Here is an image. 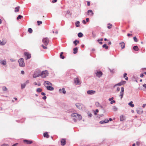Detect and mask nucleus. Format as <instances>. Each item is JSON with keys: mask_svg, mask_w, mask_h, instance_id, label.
<instances>
[{"mask_svg": "<svg viewBox=\"0 0 146 146\" xmlns=\"http://www.w3.org/2000/svg\"><path fill=\"white\" fill-rule=\"evenodd\" d=\"M41 94L43 96L45 95V94L44 92H41Z\"/></svg>", "mask_w": 146, "mask_h": 146, "instance_id": "obj_58", "label": "nucleus"}, {"mask_svg": "<svg viewBox=\"0 0 146 146\" xmlns=\"http://www.w3.org/2000/svg\"><path fill=\"white\" fill-rule=\"evenodd\" d=\"M96 76L98 77H100L102 75V73L101 71L98 72L96 73Z\"/></svg>", "mask_w": 146, "mask_h": 146, "instance_id": "obj_17", "label": "nucleus"}, {"mask_svg": "<svg viewBox=\"0 0 146 146\" xmlns=\"http://www.w3.org/2000/svg\"><path fill=\"white\" fill-rule=\"evenodd\" d=\"M77 42L78 43L79 42V41H78L77 40H76L73 42V43L74 44L75 46H76L77 45Z\"/></svg>", "mask_w": 146, "mask_h": 146, "instance_id": "obj_32", "label": "nucleus"}, {"mask_svg": "<svg viewBox=\"0 0 146 146\" xmlns=\"http://www.w3.org/2000/svg\"><path fill=\"white\" fill-rule=\"evenodd\" d=\"M96 105V106L99 107L100 108H103V107L98 102H96L95 104Z\"/></svg>", "mask_w": 146, "mask_h": 146, "instance_id": "obj_20", "label": "nucleus"}, {"mask_svg": "<svg viewBox=\"0 0 146 146\" xmlns=\"http://www.w3.org/2000/svg\"><path fill=\"white\" fill-rule=\"evenodd\" d=\"M0 63L3 66H5L7 64L6 60L4 59L3 60H0Z\"/></svg>", "mask_w": 146, "mask_h": 146, "instance_id": "obj_8", "label": "nucleus"}, {"mask_svg": "<svg viewBox=\"0 0 146 146\" xmlns=\"http://www.w3.org/2000/svg\"><path fill=\"white\" fill-rule=\"evenodd\" d=\"M88 116L89 117H91L92 116V115L91 113H89L88 114Z\"/></svg>", "mask_w": 146, "mask_h": 146, "instance_id": "obj_53", "label": "nucleus"}, {"mask_svg": "<svg viewBox=\"0 0 146 146\" xmlns=\"http://www.w3.org/2000/svg\"><path fill=\"white\" fill-rule=\"evenodd\" d=\"M63 52H61L60 53V58L62 59H64V56L63 55Z\"/></svg>", "mask_w": 146, "mask_h": 146, "instance_id": "obj_26", "label": "nucleus"}, {"mask_svg": "<svg viewBox=\"0 0 146 146\" xmlns=\"http://www.w3.org/2000/svg\"><path fill=\"white\" fill-rule=\"evenodd\" d=\"M29 83V80H27L24 83L21 84V88L23 89L25 88L26 85Z\"/></svg>", "mask_w": 146, "mask_h": 146, "instance_id": "obj_5", "label": "nucleus"}, {"mask_svg": "<svg viewBox=\"0 0 146 146\" xmlns=\"http://www.w3.org/2000/svg\"><path fill=\"white\" fill-rule=\"evenodd\" d=\"M137 111L139 114H141L143 113V111L141 108L137 109Z\"/></svg>", "mask_w": 146, "mask_h": 146, "instance_id": "obj_18", "label": "nucleus"}, {"mask_svg": "<svg viewBox=\"0 0 146 146\" xmlns=\"http://www.w3.org/2000/svg\"><path fill=\"white\" fill-rule=\"evenodd\" d=\"M40 73H37L36 72H35L34 74H33V77L34 78H35L38 77L40 76Z\"/></svg>", "mask_w": 146, "mask_h": 146, "instance_id": "obj_13", "label": "nucleus"}, {"mask_svg": "<svg viewBox=\"0 0 146 146\" xmlns=\"http://www.w3.org/2000/svg\"><path fill=\"white\" fill-rule=\"evenodd\" d=\"M127 74L126 73H125L123 74V77L125 78L126 76L127 75Z\"/></svg>", "mask_w": 146, "mask_h": 146, "instance_id": "obj_52", "label": "nucleus"}, {"mask_svg": "<svg viewBox=\"0 0 146 146\" xmlns=\"http://www.w3.org/2000/svg\"><path fill=\"white\" fill-rule=\"evenodd\" d=\"M2 89L3 91H6L7 90V89L5 86H3Z\"/></svg>", "mask_w": 146, "mask_h": 146, "instance_id": "obj_35", "label": "nucleus"}, {"mask_svg": "<svg viewBox=\"0 0 146 146\" xmlns=\"http://www.w3.org/2000/svg\"><path fill=\"white\" fill-rule=\"evenodd\" d=\"M59 92L60 93H62V92L64 94H65L66 93V91L65 90L64 88H63L62 89H60L59 90Z\"/></svg>", "mask_w": 146, "mask_h": 146, "instance_id": "obj_12", "label": "nucleus"}, {"mask_svg": "<svg viewBox=\"0 0 146 146\" xmlns=\"http://www.w3.org/2000/svg\"><path fill=\"white\" fill-rule=\"evenodd\" d=\"M38 25H39L40 24L42 23V22L40 21H37Z\"/></svg>", "mask_w": 146, "mask_h": 146, "instance_id": "obj_44", "label": "nucleus"}, {"mask_svg": "<svg viewBox=\"0 0 146 146\" xmlns=\"http://www.w3.org/2000/svg\"><path fill=\"white\" fill-rule=\"evenodd\" d=\"M109 122V120L108 119H106L104 121H100V123L101 124H103L104 123H107Z\"/></svg>", "mask_w": 146, "mask_h": 146, "instance_id": "obj_19", "label": "nucleus"}, {"mask_svg": "<svg viewBox=\"0 0 146 146\" xmlns=\"http://www.w3.org/2000/svg\"><path fill=\"white\" fill-rule=\"evenodd\" d=\"M71 117L75 122L78 120H81L82 119V116L77 113H73L71 114Z\"/></svg>", "mask_w": 146, "mask_h": 146, "instance_id": "obj_1", "label": "nucleus"}, {"mask_svg": "<svg viewBox=\"0 0 146 146\" xmlns=\"http://www.w3.org/2000/svg\"><path fill=\"white\" fill-rule=\"evenodd\" d=\"M102 47L103 48H105L106 49H107L108 48V46H107V45L106 44H104L102 46Z\"/></svg>", "mask_w": 146, "mask_h": 146, "instance_id": "obj_31", "label": "nucleus"}, {"mask_svg": "<svg viewBox=\"0 0 146 146\" xmlns=\"http://www.w3.org/2000/svg\"><path fill=\"white\" fill-rule=\"evenodd\" d=\"M117 108L115 106H114L113 108V110L114 111H115L117 110Z\"/></svg>", "mask_w": 146, "mask_h": 146, "instance_id": "obj_40", "label": "nucleus"}, {"mask_svg": "<svg viewBox=\"0 0 146 146\" xmlns=\"http://www.w3.org/2000/svg\"><path fill=\"white\" fill-rule=\"evenodd\" d=\"M119 44L121 45V46L122 49L124 48L125 46V44L123 42H121Z\"/></svg>", "mask_w": 146, "mask_h": 146, "instance_id": "obj_21", "label": "nucleus"}, {"mask_svg": "<svg viewBox=\"0 0 146 146\" xmlns=\"http://www.w3.org/2000/svg\"><path fill=\"white\" fill-rule=\"evenodd\" d=\"M96 92L95 91L91 90L87 91V93L88 94L92 95L94 94Z\"/></svg>", "mask_w": 146, "mask_h": 146, "instance_id": "obj_11", "label": "nucleus"}, {"mask_svg": "<svg viewBox=\"0 0 146 146\" xmlns=\"http://www.w3.org/2000/svg\"><path fill=\"white\" fill-rule=\"evenodd\" d=\"M6 43V42L3 40L1 41L0 40V45L3 46Z\"/></svg>", "mask_w": 146, "mask_h": 146, "instance_id": "obj_22", "label": "nucleus"}, {"mask_svg": "<svg viewBox=\"0 0 146 146\" xmlns=\"http://www.w3.org/2000/svg\"><path fill=\"white\" fill-rule=\"evenodd\" d=\"M76 106L77 108L80 110L82 109L84 107L83 105L80 103H77L76 104Z\"/></svg>", "mask_w": 146, "mask_h": 146, "instance_id": "obj_6", "label": "nucleus"}, {"mask_svg": "<svg viewBox=\"0 0 146 146\" xmlns=\"http://www.w3.org/2000/svg\"><path fill=\"white\" fill-rule=\"evenodd\" d=\"M74 83L76 85H79L81 84V82L78 78L74 79Z\"/></svg>", "mask_w": 146, "mask_h": 146, "instance_id": "obj_7", "label": "nucleus"}, {"mask_svg": "<svg viewBox=\"0 0 146 146\" xmlns=\"http://www.w3.org/2000/svg\"><path fill=\"white\" fill-rule=\"evenodd\" d=\"M49 40L47 38H44L42 40L45 46H47L48 44Z\"/></svg>", "mask_w": 146, "mask_h": 146, "instance_id": "obj_4", "label": "nucleus"}, {"mask_svg": "<svg viewBox=\"0 0 146 146\" xmlns=\"http://www.w3.org/2000/svg\"><path fill=\"white\" fill-rule=\"evenodd\" d=\"M48 72L47 71L45 70L42 71L40 74V76L42 78H44L48 75Z\"/></svg>", "mask_w": 146, "mask_h": 146, "instance_id": "obj_3", "label": "nucleus"}, {"mask_svg": "<svg viewBox=\"0 0 146 146\" xmlns=\"http://www.w3.org/2000/svg\"><path fill=\"white\" fill-rule=\"evenodd\" d=\"M112 25L111 24L109 23L108 24V28L109 29H110L112 27Z\"/></svg>", "mask_w": 146, "mask_h": 146, "instance_id": "obj_36", "label": "nucleus"}, {"mask_svg": "<svg viewBox=\"0 0 146 146\" xmlns=\"http://www.w3.org/2000/svg\"><path fill=\"white\" fill-rule=\"evenodd\" d=\"M20 8V7L19 6H18V7H16L15 8V12H18L19 11V9Z\"/></svg>", "mask_w": 146, "mask_h": 146, "instance_id": "obj_29", "label": "nucleus"}, {"mask_svg": "<svg viewBox=\"0 0 146 146\" xmlns=\"http://www.w3.org/2000/svg\"><path fill=\"white\" fill-rule=\"evenodd\" d=\"M46 86V88L48 90L50 91L53 90H54V88L51 86Z\"/></svg>", "mask_w": 146, "mask_h": 146, "instance_id": "obj_14", "label": "nucleus"}, {"mask_svg": "<svg viewBox=\"0 0 146 146\" xmlns=\"http://www.w3.org/2000/svg\"><path fill=\"white\" fill-rule=\"evenodd\" d=\"M56 1H57V0H54L52 1V3H55V2H56Z\"/></svg>", "mask_w": 146, "mask_h": 146, "instance_id": "obj_63", "label": "nucleus"}, {"mask_svg": "<svg viewBox=\"0 0 146 146\" xmlns=\"http://www.w3.org/2000/svg\"><path fill=\"white\" fill-rule=\"evenodd\" d=\"M80 23V22L79 21H77L75 23V25L76 27H78L80 26V25L79 24Z\"/></svg>", "mask_w": 146, "mask_h": 146, "instance_id": "obj_30", "label": "nucleus"}, {"mask_svg": "<svg viewBox=\"0 0 146 146\" xmlns=\"http://www.w3.org/2000/svg\"><path fill=\"white\" fill-rule=\"evenodd\" d=\"M103 38H101L100 39H98L97 40L98 42H99V43L100 44H102V41H103Z\"/></svg>", "mask_w": 146, "mask_h": 146, "instance_id": "obj_27", "label": "nucleus"}, {"mask_svg": "<svg viewBox=\"0 0 146 146\" xmlns=\"http://www.w3.org/2000/svg\"><path fill=\"white\" fill-rule=\"evenodd\" d=\"M113 98L112 97L111 98H109L108 100H109V101H111V100H113Z\"/></svg>", "mask_w": 146, "mask_h": 146, "instance_id": "obj_54", "label": "nucleus"}, {"mask_svg": "<svg viewBox=\"0 0 146 146\" xmlns=\"http://www.w3.org/2000/svg\"><path fill=\"white\" fill-rule=\"evenodd\" d=\"M143 86L146 89V84H144L143 85Z\"/></svg>", "mask_w": 146, "mask_h": 146, "instance_id": "obj_59", "label": "nucleus"}, {"mask_svg": "<svg viewBox=\"0 0 146 146\" xmlns=\"http://www.w3.org/2000/svg\"><path fill=\"white\" fill-rule=\"evenodd\" d=\"M44 137L48 138L49 137V135H48L47 132H45L44 133Z\"/></svg>", "mask_w": 146, "mask_h": 146, "instance_id": "obj_23", "label": "nucleus"}, {"mask_svg": "<svg viewBox=\"0 0 146 146\" xmlns=\"http://www.w3.org/2000/svg\"><path fill=\"white\" fill-rule=\"evenodd\" d=\"M78 50V49L77 48V47L75 48H74V49H73V51H74L73 53L74 54H76Z\"/></svg>", "mask_w": 146, "mask_h": 146, "instance_id": "obj_25", "label": "nucleus"}, {"mask_svg": "<svg viewBox=\"0 0 146 146\" xmlns=\"http://www.w3.org/2000/svg\"><path fill=\"white\" fill-rule=\"evenodd\" d=\"M28 32L30 33H31L33 32V30L31 28H29L28 29Z\"/></svg>", "mask_w": 146, "mask_h": 146, "instance_id": "obj_38", "label": "nucleus"}, {"mask_svg": "<svg viewBox=\"0 0 146 146\" xmlns=\"http://www.w3.org/2000/svg\"><path fill=\"white\" fill-rule=\"evenodd\" d=\"M1 146H9V145L7 144H3Z\"/></svg>", "mask_w": 146, "mask_h": 146, "instance_id": "obj_50", "label": "nucleus"}, {"mask_svg": "<svg viewBox=\"0 0 146 146\" xmlns=\"http://www.w3.org/2000/svg\"><path fill=\"white\" fill-rule=\"evenodd\" d=\"M123 92H121V91L120 92V96H121V99H122L123 97Z\"/></svg>", "mask_w": 146, "mask_h": 146, "instance_id": "obj_41", "label": "nucleus"}, {"mask_svg": "<svg viewBox=\"0 0 146 146\" xmlns=\"http://www.w3.org/2000/svg\"><path fill=\"white\" fill-rule=\"evenodd\" d=\"M44 84L45 87L47 86H46V85H48V86H52V84L50 82H49L47 81H45L44 82Z\"/></svg>", "mask_w": 146, "mask_h": 146, "instance_id": "obj_9", "label": "nucleus"}, {"mask_svg": "<svg viewBox=\"0 0 146 146\" xmlns=\"http://www.w3.org/2000/svg\"><path fill=\"white\" fill-rule=\"evenodd\" d=\"M46 96H44V97H42V99H43V100H45V99H46Z\"/></svg>", "mask_w": 146, "mask_h": 146, "instance_id": "obj_57", "label": "nucleus"}, {"mask_svg": "<svg viewBox=\"0 0 146 146\" xmlns=\"http://www.w3.org/2000/svg\"><path fill=\"white\" fill-rule=\"evenodd\" d=\"M18 62L19 63V65L20 66L22 67L25 66V64L23 58H21L19 60H18Z\"/></svg>", "mask_w": 146, "mask_h": 146, "instance_id": "obj_2", "label": "nucleus"}, {"mask_svg": "<svg viewBox=\"0 0 146 146\" xmlns=\"http://www.w3.org/2000/svg\"><path fill=\"white\" fill-rule=\"evenodd\" d=\"M115 100H113L111 102L110 104H112L113 103H115Z\"/></svg>", "mask_w": 146, "mask_h": 146, "instance_id": "obj_51", "label": "nucleus"}, {"mask_svg": "<svg viewBox=\"0 0 146 146\" xmlns=\"http://www.w3.org/2000/svg\"><path fill=\"white\" fill-rule=\"evenodd\" d=\"M24 54L25 56H27V58H26V60L29 59L31 57V54L25 52V53Z\"/></svg>", "mask_w": 146, "mask_h": 146, "instance_id": "obj_15", "label": "nucleus"}, {"mask_svg": "<svg viewBox=\"0 0 146 146\" xmlns=\"http://www.w3.org/2000/svg\"><path fill=\"white\" fill-rule=\"evenodd\" d=\"M23 17V16L20 15H18V17H17V20H19V19H21Z\"/></svg>", "mask_w": 146, "mask_h": 146, "instance_id": "obj_43", "label": "nucleus"}, {"mask_svg": "<svg viewBox=\"0 0 146 146\" xmlns=\"http://www.w3.org/2000/svg\"><path fill=\"white\" fill-rule=\"evenodd\" d=\"M21 74H24V73H25V72H24V71H23V70L21 71Z\"/></svg>", "mask_w": 146, "mask_h": 146, "instance_id": "obj_60", "label": "nucleus"}, {"mask_svg": "<svg viewBox=\"0 0 146 146\" xmlns=\"http://www.w3.org/2000/svg\"><path fill=\"white\" fill-rule=\"evenodd\" d=\"M24 143H26L27 144H31L33 143V141L31 140H29L27 139H25L23 140Z\"/></svg>", "mask_w": 146, "mask_h": 146, "instance_id": "obj_10", "label": "nucleus"}, {"mask_svg": "<svg viewBox=\"0 0 146 146\" xmlns=\"http://www.w3.org/2000/svg\"><path fill=\"white\" fill-rule=\"evenodd\" d=\"M120 82L122 84V85H123V84H124L126 83V82L124 81H121Z\"/></svg>", "mask_w": 146, "mask_h": 146, "instance_id": "obj_45", "label": "nucleus"}, {"mask_svg": "<svg viewBox=\"0 0 146 146\" xmlns=\"http://www.w3.org/2000/svg\"><path fill=\"white\" fill-rule=\"evenodd\" d=\"M124 89L123 87H122L121 88V92H124Z\"/></svg>", "mask_w": 146, "mask_h": 146, "instance_id": "obj_56", "label": "nucleus"}, {"mask_svg": "<svg viewBox=\"0 0 146 146\" xmlns=\"http://www.w3.org/2000/svg\"><path fill=\"white\" fill-rule=\"evenodd\" d=\"M66 143V141L64 139H62L61 141V145L62 146H64Z\"/></svg>", "mask_w": 146, "mask_h": 146, "instance_id": "obj_16", "label": "nucleus"}, {"mask_svg": "<svg viewBox=\"0 0 146 146\" xmlns=\"http://www.w3.org/2000/svg\"><path fill=\"white\" fill-rule=\"evenodd\" d=\"M99 111V110L98 109H96V111H95L94 112V114L95 115H97V113H98V112Z\"/></svg>", "mask_w": 146, "mask_h": 146, "instance_id": "obj_46", "label": "nucleus"}, {"mask_svg": "<svg viewBox=\"0 0 146 146\" xmlns=\"http://www.w3.org/2000/svg\"><path fill=\"white\" fill-rule=\"evenodd\" d=\"M83 35L81 33H79L78 34V36L79 37H81L83 36Z\"/></svg>", "mask_w": 146, "mask_h": 146, "instance_id": "obj_33", "label": "nucleus"}, {"mask_svg": "<svg viewBox=\"0 0 146 146\" xmlns=\"http://www.w3.org/2000/svg\"><path fill=\"white\" fill-rule=\"evenodd\" d=\"M122 85V84H121V83L120 82L119 83H118L115 84L114 86L113 87H115L116 86H121Z\"/></svg>", "mask_w": 146, "mask_h": 146, "instance_id": "obj_34", "label": "nucleus"}, {"mask_svg": "<svg viewBox=\"0 0 146 146\" xmlns=\"http://www.w3.org/2000/svg\"><path fill=\"white\" fill-rule=\"evenodd\" d=\"M41 46L44 49H46L47 48V47L44 46L43 44H42Z\"/></svg>", "mask_w": 146, "mask_h": 146, "instance_id": "obj_47", "label": "nucleus"}, {"mask_svg": "<svg viewBox=\"0 0 146 146\" xmlns=\"http://www.w3.org/2000/svg\"><path fill=\"white\" fill-rule=\"evenodd\" d=\"M82 23H83L84 24H85L86 23L85 21L84 20L82 21Z\"/></svg>", "mask_w": 146, "mask_h": 146, "instance_id": "obj_62", "label": "nucleus"}, {"mask_svg": "<svg viewBox=\"0 0 146 146\" xmlns=\"http://www.w3.org/2000/svg\"><path fill=\"white\" fill-rule=\"evenodd\" d=\"M133 49L135 51H138L139 50V48L137 46H135L133 47Z\"/></svg>", "mask_w": 146, "mask_h": 146, "instance_id": "obj_24", "label": "nucleus"}, {"mask_svg": "<svg viewBox=\"0 0 146 146\" xmlns=\"http://www.w3.org/2000/svg\"><path fill=\"white\" fill-rule=\"evenodd\" d=\"M33 84L35 85H37L39 86H41V84L40 83L37 84V83L36 82H34L33 83Z\"/></svg>", "mask_w": 146, "mask_h": 146, "instance_id": "obj_42", "label": "nucleus"}, {"mask_svg": "<svg viewBox=\"0 0 146 146\" xmlns=\"http://www.w3.org/2000/svg\"><path fill=\"white\" fill-rule=\"evenodd\" d=\"M133 39L135 42H137V39L136 36H135L133 37Z\"/></svg>", "mask_w": 146, "mask_h": 146, "instance_id": "obj_48", "label": "nucleus"}, {"mask_svg": "<svg viewBox=\"0 0 146 146\" xmlns=\"http://www.w3.org/2000/svg\"><path fill=\"white\" fill-rule=\"evenodd\" d=\"M120 90V89L119 88V87H117V90L118 91H119V90Z\"/></svg>", "mask_w": 146, "mask_h": 146, "instance_id": "obj_64", "label": "nucleus"}, {"mask_svg": "<svg viewBox=\"0 0 146 146\" xmlns=\"http://www.w3.org/2000/svg\"><path fill=\"white\" fill-rule=\"evenodd\" d=\"M120 120L121 121H123V116H121L120 117Z\"/></svg>", "mask_w": 146, "mask_h": 146, "instance_id": "obj_49", "label": "nucleus"}, {"mask_svg": "<svg viewBox=\"0 0 146 146\" xmlns=\"http://www.w3.org/2000/svg\"><path fill=\"white\" fill-rule=\"evenodd\" d=\"M10 61L11 62H15L16 60H15L13 59H10Z\"/></svg>", "mask_w": 146, "mask_h": 146, "instance_id": "obj_55", "label": "nucleus"}, {"mask_svg": "<svg viewBox=\"0 0 146 146\" xmlns=\"http://www.w3.org/2000/svg\"><path fill=\"white\" fill-rule=\"evenodd\" d=\"M36 91L37 92H40L42 91V90L40 88H38L36 89Z\"/></svg>", "mask_w": 146, "mask_h": 146, "instance_id": "obj_37", "label": "nucleus"}, {"mask_svg": "<svg viewBox=\"0 0 146 146\" xmlns=\"http://www.w3.org/2000/svg\"><path fill=\"white\" fill-rule=\"evenodd\" d=\"M89 18H86V22H88V21H89Z\"/></svg>", "mask_w": 146, "mask_h": 146, "instance_id": "obj_61", "label": "nucleus"}, {"mask_svg": "<svg viewBox=\"0 0 146 146\" xmlns=\"http://www.w3.org/2000/svg\"><path fill=\"white\" fill-rule=\"evenodd\" d=\"M92 13L91 15H90L91 16L92 15L94 14L93 13L92 10H89L88 11V13Z\"/></svg>", "mask_w": 146, "mask_h": 146, "instance_id": "obj_39", "label": "nucleus"}, {"mask_svg": "<svg viewBox=\"0 0 146 146\" xmlns=\"http://www.w3.org/2000/svg\"><path fill=\"white\" fill-rule=\"evenodd\" d=\"M133 102L132 101H131L129 103L128 105L130 106L131 107H133L134 106V105L133 104H132Z\"/></svg>", "mask_w": 146, "mask_h": 146, "instance_id": "obj_28", "label": "nucleus"}]
</instances>
